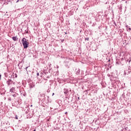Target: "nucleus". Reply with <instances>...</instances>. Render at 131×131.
<instances>
[{
	"label": "nucleus",
	"instance_id": "obj_2",
	"mask_svg": "<svg viewBox=\"0 0 131 131\" xmlns=\"http://www.w3.org/2000/svg\"><path fill=\"white\" fill-rule=\"evenodd\" d=\"M12 39L14 41H17V40H18V37L17 36L12 37Z\"/></svg>",
	"mask_w": 131,
	"mask_h": 131
},
{
	"label": "nucleus",
	"instance_id": "obj_10",
	"mask_svg": "<svg viewBox=\"0 0 131 131\" xmlns=\"http://www.w3.org/2000/svg\"><path fill=\"white\" fill-rule=\"evenodd\" d=\"M65 114H67V112H66L65 113Z\"/></svg>",
	"mask_w": 131,
	"mask_h": 131
},
{
	"label": "nucleus",
	"instance_id": "obj_5",
	"mask_svg": "<svg viewBox=\"0 0 131 131\" xmlns=\"http://www.w3.org/2000/svg\"><path fill=\"white\" fill-rule=\"evenodd\" d=\"M12 96H13V97H14V98L16 97V95H15V94L13 95Z\"/></svg>",
	"mask_w": 131,
	"mask_h": 131
},
{
	"label": "nucleus",
	"instance_id": "obj_1",
	"mask_svg": "<svg viewBox=\"0 0 131 131\" xmlns=\"http://www.w3.org/2000/svg\"><path fill=\"white\" fill-rule=\"evenodd\" d=\"M21 42L24 49H27V48H28V45H29V42H28V40L26 39V38H23Z\"/></svg>",
	"mask_w": 131,
	"mask_h": 131
},
{
	"label": "nucleus",
	"instance_id": "obj_13",
	"mask_svg": "<svg viewBox=\"0 0 131 131\" xmlns=\"http://www.w3.org/2000/svg\"><path fill=\"white\" fill-rule=\"evenodd\" d=\"M18 2H19V1H17V3H18Z\"/></svg>",
	"mask_w": 131,
	"mask_h": 131
},
{
	"label": "nucleus",
	"instance_id": "obj_6",
	"mask_svg": "<svg viewBox=\"0 0 131 131\" xmlns=\"http://www.w3.org/2000/svg\"><path fill=\"white\" fill-rule=\"evenodd\" d=\"M37 76H38L39 75V73H37Z\"/></svg>",
	"mask_w": 131,
	"mask_h": 131
},
{
	"label": "nucleus",
	"instance_id": "obj_9",
	"mask_svg": "<svg viewBox=\"0 0 131 131\" xmlns=\"http://www.w3.org/2000/svg\"><path fill=\"white\" fill-rule=\"evenodd\" d=\"M27 68H28V67H27V68H26V70H27Z\"/></svg>",
	"mask_w": 131,
	"mask_h": 131
},
{
	"label": "nucleus",
	"instance_id": "obj_4",
	"mask_svg": "<svg viewBox=\"0 0 131 131\" xmlns=\"http://www.w3.org/2000/svg\"><path fill=\"white\" fill-rule=\"evenodd\" d=\"M15 119H18V116L17 115L15 116Z\"/></svg>",
	"mask_w": 131,
	"mask_h": 131
},
{
	"label": "nucleus",
	"instance_id": "obj_8",
	"mask_svg": "<svg viewBox=\"0 0 131 131\" xmlns=\"http://www.w3.org/2000/svg\"><path fill=\"white\" fill-rule=\"evenodd\" d=\"M15 90V89H14V88H12V89H11V90H10V91H12V90Z\"/></svg>",
	"mask_w": 131,
	"mask_h": 131
},
{
	"label": "nucleus",
	"instance_id": "obj_11",
	"mask_svg": "<svg viewBox=\"0 0 131 131\" xmlns=\"http://www.w3.org/2000/svg\"><path fill=\"white\" fill-rule=\"evenodd\" d=\"M54 95H55V94H54V93H53V96H54Z\"/></svg>",
	"mask_w": 131,
	"mask_h": 131
},
{
	"label": "nucleus",
	"instance_id": "obj_12",
	"mask_svg": "<svg viewBox=\"0 0 131 131\" xmlns=\"http://www.w3.org/2000/svg\"><path fill=\"white\" fill-rule=\"evenodd\" d=\"M129 30H131V29L130 28H129Z\"/></svg>",
	"mask_w": 131,
	"mask_h": 131
},
{
	"label": "nucleus",
	"instance_id": "obj_7",
	"mask_svg": "<svg viewBox=\"0 0 131 131\" xmlns=\"http://www.w3.org/2000/svg\"><path fill=\"white\" fill-rule=\"evenodd\" d=\"M2 77V75L0 74V80H1V78Z\"/></svg>",
	"mask_w": 131,
	"mask_h": 131
},
{
	"label": "nucleus",
	"instance_id": "obj_3",
	"mask_svg": "<svg viewBox=\"0 0 131 131\" xmlns=\"http://www.w3.org/2000/svg\"><path fill=\"white\" fill-rule=\"evenodd\" d=\"M89 38H85V40H88V41H89Z\"/></svg>",
	"mask_w": 131,
	"mask_h": 131
}]
</instances>
